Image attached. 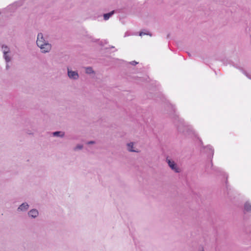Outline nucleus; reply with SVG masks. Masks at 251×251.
<instances>
[{"mask_svg": "<svg viewBox=\"0 0 251 251\" xmlns=\"http://www.w3.org/2000/svg\"><path fill=\"white\" fill-rule=\"evenodd\" d=\"M36 44L42 53H49L52 50V45L46 39L44 34L41 32L38 33L37 35Z\"/></svg>", "mask_w": 251, "mask_h": 251, "instance_id": "f257e3e1", "label": "nucleus"}, {"mask_svg": "<svg viewBox=\"0 0 251 251\" xmlns=\"http://www.w3.org/2000/svg\"><path fill=\"white\" fill-rule=\"evenodd\" d=\"M1 48L3 53V57L6 63V69L8 70L10 67L9 64L13 60V54L12 53L11 50L8 46L2 45Z\"/></svg>", "mask_w": 251, "mask_h": 251, "instance_id": "f03ea898", "label": "nucleus"}, {"mask_svg": "<svg viewBox=\"0 0 251 251\" xmlns=\"http://www.w3.org/2000/svg\"><path fill=\"white\" fill-rule=\"evenodd\" d=\"M67 75L70 79L73 80H76L79 77L77 71H73L69 68H67Z\"/></svg>", "mask_w": 251, "mask_h": 251, "instance_id": "7ed1b4c3", "label": "nucleus"}, {"mask_svg": "<svg viewBox=\"0 0 251 251\" xmlns=\"http://www.w3.org/2000/svg\"><path fill=\"white\" fill-rule=\"evenodd\" d=\"M166 162L169 167L175 173H178L180 172V169L174 161L167 158Z\"/></svg>", "mask_w": 251, "mask_h": 251, "instance_id": "20e7f679", "label": "nucleus"}, {"mask_svg": "<svg viewBox=\"0 0 251 251\" xmlns=\"http://www.w3.org/2000/svg\"><path fill=\"white\" fill-rule=\"evenodd\" d=\"M126 150L129 152H139V150L135 146L134 142H130L126 144Z\"/></svg>", "mask_w": 251, "mask_h": 251, "instance_id": "39448f33", "label": "nucleus"}, {"mask_svg": "<svg viewBox=\"0 0 251 251\" xmlns=\"http://www.w3.org/2000/svg\"><path fill=\"white\" fill-rule=\"evenodd\" d=\"M27 214L29 217L35 219L39 216V211L36 209H32L28 211Z\"/></svg>", "mask_w": 251, "mask_h": 251, "instance_id": "423d86ee", "label": "nucleus"}, {"mask_svg": "<svg viewBox=\"0 0 251 251\" xmlns=\"http://www.w3.org/2000/svg\"><path fill=\"white\" fill-rule=\"evenodd\" d=\"M29 206L26 202H24L21 204L17 208V211L19 212H25L27 210Z\"/></svg>", "mask_w": 251, "mask_h": 251, "instance_id": "0eeeda50", "label": "nucleus"}, {"mask_svg": "<svg viewBox=\"0 0 251 251\" xmlns=\"http://www.w3.org/2000/svg\"><path fill=\"white\" fill-rule=\"evenodd\" d=\"M85 73L88 75H95L96 73L91 67H87L84 68Z\"/></svg>", "mask_w": 251, "mask_h": 251, "instance_id": "6e6552de", "label": "nucleus"}, {"mask_svg": "<svg viewBox=\"0 0 251 251\" xmlns=\"http://www.w3.org/2000/svg\"><path fill=\"white\" fill-rule=\"evenodd\" d=\"M115 13V11L113 10L109 13L103 14V19L105 21L108 20Z\"/></svg>", "mask_w": 251, "mask_h": 251, "instance_id": "1a4fd4ad", "label": "nucleus"}, {"mask_svg": "<svg viewBox=\"0 0 251 251\" xmlns=\"http://www.w3.org/2000/svg\"><path fill=\"white\" fill-rule=\"evenodd\" d=\"M52 134L54 136L60 137H64L65 136V133L62 131H55L52 133Z\"/></svg>", "mask_w": 251, "mask_h": 251, "instance_id": "9d476101", "label": "nucleus"}, {"mask_svg": "<svg viewBox=\"0 0 251 251\" xmlns=\"http://www.w3.org/2000/svg\"><path fill=\"white\" fill-rule=\"evenodd\" d=\"M244 208L246 211L251 212V204L249 202H247L245 203Z\"/></svg>", "mask_w": 251, "mask_h": 251, "instance_id": "9b49d317", "label": "nucleus"}, {"mask_svg": "<svg viewBox=\"0 0 251 251\" xmlns=\"http://www.w3.org/2000/svg\"><path fill=\"white\" fill-rule=\"evenodd\" d=\"M83 146L81 144H78L74 148V151H77L79 150H81L83 149Z\"/></svg>", "mask_w": 251, "mask_h": 251, "instance_id": "f8f14e48", "label": "nucleus"}, {"mask_svg": "<svg viewBox=\"0 0 251 251\" xmlns=\"http://www.w3.org/2000/svg\"><path fill=\"white\" fill-rule=\"evenodd\" d=\"M132 65H135L136 64H137L138 63L136 62V61H132L131 63H130Z\"/></svg>", "mask_w": 251, "mask_h": 251, "instance_id": "ddd939ff", "label": "nucleus"}, {"mask_svg": "<svg viewBox=\"0 0 251 251\" xmlns=\"http://www.w3.org/2000/svg\"><path fill=\"white\" fill-rule=\"evenodd\" d=\"M145 34H147V33H145L143 32H140V33H139V35L142 36V35H145Z\"/></svg>", "mask_w": 251, "mask_h": 251, "instance_id": "4468645a", "label": "nucleus"}, {"mask_svg": "<svg viewBox=\"0 0 251 251\" xmlns=\"http://www.w3.org/2000/svg\"><path fill=\"white\" fill-rule=\"evenodd\" d=\"M95 143V142L94 141H90L88 142V144H93Z\"/></svg>", "mask_w": 251, "mask_h": 251, "instance_id": "2eb2a0df", "label": "nucleus"}]
</instances>
